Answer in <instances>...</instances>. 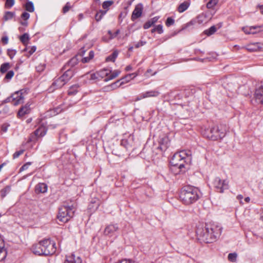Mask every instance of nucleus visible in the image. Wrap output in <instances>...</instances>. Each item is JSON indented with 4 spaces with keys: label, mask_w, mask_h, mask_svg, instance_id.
<instances>
[{
    "label": "nucleus",
    "mask_w": 263,
    "mask_h": 263,
    "mask_svg": "<svg viewBox=\"0 0 263 263\" xmlns=\"http://www.w3.org/2000/svg\"><path fill=\"white\" fill-rule=\"evenodd\" d=\"M29 16L30 14L26 12H23L22 14V17L24 18L25 20H28L29 18Z\"/></svg>",
    "instance_id": "54"
},
{
    "label": "nucleus",
    "mask_w": 263,
    "mask_h": 263,
    "mask_svg": "<svg viewBox=\"0 0 263 263\" xmlns=\"http://www.w3.org/2000/svg\"><path fill=\"white\" fill-rule=\"evenodd\" d=\"M31 165L30 162H27L24 165H23L21 168H20V171H23L24 170H27L28 167Z\"/></svg>",
    "instance_id": "52"
},
{
    "label": "nucleus",
    "mask_w": 263,
    "mask_h": 263,
    "mask_svg": "<svg viewBox=\"0 0 263 263\" xmlns=\"http://www.w3.org/2000/svg\"><path fill=\"white\" fill-rule=\"evenodd\" d=\"M261 28V26L245 27L242 28V30L246 34H255L260 31Z\"/></svg>",
    "instance_id": "13"
},
{
    "label": "nucleus",
    "mask_w": 263,
    "mask_h": 263,
    "mask_svg": "<svg viewBox=\"0 0 263 263\" xmlns=\"http://www.w3.org/2000/svg\"><path fill=\"white\" fill-rule=\"evenodd\" d=\"M132 66L130 65H128L126 67L125 70H126V71H129V70H132Z\"/></svg>",
    "instance_id": "62"
},
{
    "label": "nucleus",
    "mask_w": 263,
    "mask_h": 263,
    "mask_svg": "<svg viewBox=\"0 0 263 263\" xmlns=\"http://www.w3.org/2000/svg\"><path fill=\"white\" fill-rule=\"evenodd\" d=\"M2 41L4 44H7L8 43V37L7 36H3L2 38Z\"/></svg>",
    "instance_id": "57"
},
{
    "label": "nucleus",
    "mask_w": 263,
    "mask_h": 263,
    "mask_svg": "<svg viewBox=\"0 0 263 263\" xmlns=\"http://www.w3.org/2000/svg\"><path fill=\"white\" fill-rule=\"evenodd\" d=\"M133 79V78H127V79H124V78H123L121 80H124V81L121 82L119 85H118V84L119 83L120 80H118L116 82L111 84L109 87H110L112 89H116L117 87H119L120 86L122 85V84H124L125 83L129 82L130 80Z\"/></svg>",
    "instance_id": "22"
},
{
    "label": "nucleus",
    "mask_w": 263,
    "mask_h": 263,
    "mask_svg": "<svg viewBox=\"0 0 263 263\" xmlns=\"http://www.w3.org/2000/svg\"><path fill=\"white\" fill-rule=\"evenodd\" d=\"M155 30H156V31L159 33L161 34L163 32V26L161 25H158L155 28Z\"/></svg>",
    "instance_id": "49"
},
{
    "label": "nucleus",
    "mask_w": 263,
    "mask_h": 263,
    "mask_svg": "<svg viewBox=\"0 0 263 263\" xmlns=\"http://www.w3.org/2000/svg\"><path fill=\"white\" fill-rule=\"evenodd\" d=\"M179 198L184 204L189 205L199 198V191L197 188L193 186H185L182 188Z\"/></svg>",
    "instance_id": "3"
},
{
    "label": "nucleus",
    "mask_w": 263,
    "mask_h": 263,
    "mask_svg": "<svg viewBox=\"0 0 263 263\" xmlns=\"http://www.w3.org/2000/svg\"><path fill=\"white\" fill-rule=\"evenodd\" d=\"M14 15V13L7 11L6 12L5 15L4 16V20L5 21H8L13 18Z\"/></svg>",
    "instance_id": "37"
},
{
    "label": "nucleus",
    "mask_w": 263,
    "mask_h": 263,
    "mask_svg": "<svg viewBox=\"0 0 263 263\" xmlns=\"http://www.w3.org/2000/svg\"><path fill=\"white\" fill-rule=\"evenodd\" d=\"M222 227L217 223H206L197 228L198 239L205 243H212L217 240L221 235Z\"/></svg>",
    "instance_id": "1"
},
{
    "label": "nucleus",
    "mask_w": 263,
    "mask_h": 263,
    "mask_svg": "<svg viewBox=\"0 0 263 263\" xmlns=\"http://www.w3.org/2000/svg\"><path fill=\"white\" fill-rule=\"evenodd\" d=\"M237 254L235 253H230L228 255V259L230 261L235 262L236 260Z\"/></svg>",
    "instance_id": "39"
},
{
    "label": "nucleus",
    "mask_w": 263,
    "mask_h": 263,
    "mask_svg": "<svg viewBox=\"0 0 263 263\" xmlns=\"http://www.w3.org/2000/svg\"><path fill=\"white\" fill-rule=\"evenodd\" d=\"M180 157L182 161L186 163H190L192 160V153L189 150H182L176 153L175 157L177 159Z\"/></svg>",
    "instance_id": "9"
},
{
    "label": "nucleus",
    "mask_w": 263,
    "mask_h": 263,
    "mask_svg": "<svg viewBox=\"0 0 263 263\" xmlns=\"http://www.w3.org/2000/svg\"><path fill=\"white\" fill-rule=\"evenodd\" d=\"M237 198L238 199V200H241L243 198V196L242 195H239L237 196ZM240 203H242V201H240Z\"/></svg>",
    "instance_id": "61"
},
{
    "label": "nucleus",
    "mask_w": 263,
    "mask_h": 263,
    "mask_svg": "<svg viewBox=\"0 0 263 263\" xmlns=\"http://www.w3.org/2000/svg\"><path fill=\"white\" fill-rule=\"evenodd\" d=\"M120 72L121 71L119 70L112 71L108 69H104L98 72L99 79L106 77L104 80L105 81H108L116 78L119 75Z\"/></svg>",
    "instance_id": "5"
},
{
    "label": "nucleus",
    "mask_w": 263,
    "mask_h": 263,
    "mask_svg": "<svg viewBox=\"0 0 263 263\" xmlns=\"http://www.w3.org/2000/svg\"><path fill=\"white\" fill-rule=\"evenodd\" d=\"M86 49H85V47H83L82 48H81L79 51V55L80 56V57H82L85 52H86Z\"/></svg>",
    "instance_id": "55"
},
{
    "label": "nucleus",
    "mask_w": 263,
    "mask_h": 263,
    "mask_svg": "<svg viewBox=\"0 0 263 263\" xmlns=\"http://www.w3.org/2000/svg\"><path fill=\"white\" fill-rule=\"evenodd\" d=\"M46 128L44 126H41L34 132L33 134L36 137H43L46 134Z\"/></svg>",
    "instance_id": "21"
},
{
    "label": "nucleus",
    "mask_w": 263,
    "mask_h": 263,
    "mask_svg": "<svg viewBox=\"0 0 263 263\" xmlns=\"http://www.w3.org/2000/svg\"><path fill=\"white\" fill-rule=\"evenodd\" d=\"M20 40L24 44H26L28 41L29 40V36L28 34L25 33L23 34L21 37H20Z\"/></svg>",
    "instance_id": "35"
},
{
    "label": "nucleus",
    "mask_w": 263,
    "mask_h": 263,
    "mask_svg": "<svg viewBox=\"0 0 263 263\" xmlns=\"http://www.w3.org/2000/svg\"><path fill=\"white\" fill-rule=\"evenodd\" d=\"M210 133L208 135V138L212 140H217L225 136L224 131L222 130L218 126H214L211 128Z\"/></svg>",
    "instance_id": "7"
},
{
    "label": "nucleus",
    "mask_w": 263,
    "mask_h": 263,
    "mask_svg": "<svg viewBox=\"0 0 263 263\" xmlns=\"http://www.w3.org/2000/svg\"><path fill=\"white\" fill-rule=\"evenodd\" d=\"M70 8V3L69 2L67 3L65 6L63 8V12L65 13L67 12Z\"/></svg>",
    "instance_id": "48"
},
{
    "label": "nucleus",
    "mask_w": 263,
    "mask_h": 263,
    "mask_svg": "<svg viewBox=\"0 0 263 263\" xmlns=\"http://www.w3.org/2000/svg\"><path fill=\"white\" fill-rule=\"evenodd\" d=\"M138 74L136 73H133L130 74H128L126 75L125 77H124V79H127V78H135L136 76H137Z\"/></svg>",
    "instance_id": "56"
},
{
    "label": "nucleus",
    "mask_w": 263,
    "mask_h": 263,
    "mask_svg": "<svg viewBox=\"0 0 263 263\" xmlns=\"http://www.w3.org/2000/svg\"><path fill=\"white\" fill-rule=\"evenodd\" d=\"M2 130L4 132H6L7 130V127L6 126H3L2 127Z\"/></svg>",
    "instance_id": "63"
},
{
    "label": "nucleus",
    "mask_w": 263,
    "mask_h": 263,
    "mask_svg": "<svg viewBox=\"0 0 263 263\" xmlns=\"http://www.w3.org/2000/svg\"><path fill=\"white\" fill-rule=\"evenodd\" d=\"M160 92L156 90H150L145 92L142 93L139 98L137 99V100H139L142 99H144L148 97H155L159 95Z\"/></svg>",
    "instance_id": "15"
},
{
    "label": "nucleus",
    "mask_w": 263,
    "mask_h": 263,
    "mask_svg": "<svg viewBox=\"0 0 263 263\" xmlns=\"http://www.w3.org/2000/svg\"><path fill=\"white\" fill-rule=\"evenodd\" d=\"M145 44H146V42L141 41L136 44L135 47L136 48H139L140 47L144 46Z\"/></svg>",
    "instance_id": "53"
},
{
    "label": "nucleus",
    "mask_w": 263,
    "mask_h": 263,
    "mask_svg": "<svg viewBox=\"0 0 263 263\" xmlns=\"http://www.w3.org/2000/svg\"><path fill=\"white\" fill-rule=\"evenodd\" d=\"M74 210L73 204L62 206L59 211L58 218L60 221L66 222L74 215Z\"/></svg>",
    "instance_id": "4"
},
{
    "label": "nucleus",
    "mask_w": 263,
    "mask_h": 263,
    "mask_svg": "<svg viewBox=\"0 0 263 263\" xmlns=\"http://www.w3.org/2000/svg\"><path fill=\"white\" fill-rule=\"evenodd\" d=\"M79 61L78 55H77L68 62L67 64L63 67V69H66L67 68L70 69L76 65L78 63Z\"/></svg>",
    "instance_id": "17"
},
{
    "label": "nucleus",
    "mask_w": 263,
    "mask_h": 263,
    "mask_svg": "<svg viewBox=\"0 0 263 263\" xmlns=\"http://www.w3.org/2000/svg\"><path fill=\"white\" fill-rule=\"evenodd\" d=\"M174 23H175V21H174V19H173L172 17H168L166 21L165 25L167 27H169L171 25H173L174 24Z\"/></svg>",
    "instance_id": "41"
},
{
    "label": "nucleus",
    "mask_w": 263,
    "mask_h": 263,
    "mask_svg": "<svg viewBox=\"0 0 263 263\" xmlns=\"http://www.w3.org/2000/svg\"><path fill=\"white\" fill-rule=\"evenodd\" d=\"M217 30L215 26H211L209 29L205 30L204 31V33L208 36L212 35L214 34Z\"/></svg>",
    "instance_id": "32"
},
{
    "label": "nucleus",
    "mask_w": 263,
    "mask_h": 263,
    "mask_svg": "<svg viewBox=\"0 0 263 263\" xmlns=\"http://www.w3.org/2000/svg\"><path fill=\"white\" fill-rule=\"evenodd\" d=\"M81 259L79 257H76L72 254L70 256H67L64 263H81Z\"/></svg>",
    "instance_id": "20"
},
{
    "label": "nucleus",
    "mask_w": 263,
    "mask_h": 263,
    "mask_svg": "<svg viewBox=\"0 0 263 263\" xmlns=\"http://www.w3.org/2000/svg\"><path fill=\"white\" fill-rule=\"evenodd\" d=\"M28 50H29V51H28L29 55L28 56L29 57L30 55H31L33 53H34L35 51L36 47L32 46L30 48H25L24 50L27 51Z\"/></svg>",
    "instance_id": "44"
},
{
    "label": "nucleus",
    "mask_w": 263,
    "mask_h": 263,
    "mask_svg": "<svg viewBox=\"0 0 263 263\" xmlns=\"http://www.w3.org/2000/svg\"><path fill=\"white\" fill-rule=\"evenodd\" d=\"M214 187L217 192L222 193L224 190L228 189V181L227 180H221L219 177L214 179L213 182Z\"/></svg>",
    "instance_id": "8"
},
{
    "label": "nucleus",
    "mask_w": 263,
    "mask_h": 263,
    "mask_svg": "<svg viewBox=\"0 0 263 263\" xmlns=\"http://www.w3.org/2000/svg\"><path fill=\"white\" fill-rule=\"evenodd\" d=\"M25 8L26 10L29 12H32L34 11V6L31 2L26 3Z\"/></svg>",
    "instance_id": "36"
},
{
    "label": "nucleus",
    "mask_w": 263,
    "mask_h": 263,
    "mask_svg": "<svg viewBox=\"0 0 263 263\" xmlns=\"http://www.w3.org/2000/svg\"><path fill=\"white\" fill-rule=\"evenodd\" d=\"M257 7L259 9L260 13L263 14V5H258Z\"/></svg>",
    "instance_id": "60"
},
{
    "label": "nucleus",
    "mask_w": 263,
    "mask_h": 263,
    "mask_svg": "<svg viewBox=\"0 0 263 263\" xmlns=\"http://www.w3.org/2000/svg\"><path fill=\"white\" fill-rule=\"evenodd\" d=\"M7 256V252L4 248V243L2 239H0V261L4 259Z\"/></svg>",
    "instance_id": "25"
},
{
    "label": "nucleus",
    "mask_w": 263,
    "mask_h": 263,
    "mask_svg": "<svg viewBox=\"0 0 263 263\" xmlns=\"http://www.w3.org/2000/svg\"><path fill=\"white\" fill-rule=\"evenodd\" d=\"M118 54V52L117 51H115L111 55L107 57L106 59L107 62H115Z\"/></svg>",
    "instance_id": "28"
},
{
    "label": "nucleus",
    "mask_w": 263,
    "mask_h": 263,
    "mask_svg": "<svg viewBox=\"0 0 263 263\" xmlns=\"http://www.w3.org/2000/svg\"><path fill=\"white\" fill-rule=\"evenodd\" d=\"M153 24L152 23H151V22L149 20L148 21L146 22L144 26H143V28L145 29H148Z\"/></svg>",
    "instance_id": "51"
},
{
    "label": "nucleus",
    "mask_w": 263,
    "mask_h": 263,
    "mask_svg": "<svg viewBox=\"0 0 263 263\" xmlns=\"http://www.w3.org/2000/svg\"><path fill=\"white\" fill-rule=\"evenodd\" d=\"M14 76V72L12 70L9 71L5 76V79H11Z\"/></svg>",
    "instance_id": "47"
},
{
    "label": "nucleus",
    "mask_w": 263,
    "mask_h": 263,
    "mask_svg": "<svg viewBox=\"0 0 263 263\" xmlns=\"http://www.w3.org/2000/svg\"><path fill=\"white\" fill-rule=\"evenodd\" d=\"M94 57V52L93 51H90L89 53L88 57H84L81 59L82 63H86L89 62Z\"/></svg>",
    "instance_id": "31"
},
{
    "label": "nucleus",
    "mask_w": 263,
    "mask_h": 263,
    "mask_svg": "<svg viewBox=\"0 0 263 263\" xmlns=\"http://www.w3.org/2000/svg\"><path fill=\"white\" fill-rule=\"evenodd\" d=\"M176 153L173 156L170 162L173 166H178L180 169L184 167V165L183 163H181L182 160L180 159V157L178 158H176L175 157Z\"/></svg>",
    "instance_id": "16"
},
{
    "label": "nucleus",
    "mask_w": 263,
    "mask_h": 263,
    "mask_svg": "<svg viewBox=\"0 0 263 263\" xmlns=\"http://www.w3.org/2000/svg\"><path fill=\"white\" fill-rule=\"evenodd\" d=\"M158 19H159V17L156 16V17L152 18L149 21L151 22V23H152L154 25L155 23H156L157 22Z\"/></svg>",
    "instance_id": "59"
},
{
    "label": "nucleus",
    "mask_w": 263,
    "mask_h": 263,
    "mask_svg": "<svg viewBox=\"0 0 263 263\" xmlns=\"http://www.w3.org/2000/svg\"><path fill=\"white\" fill-rule=\"evenodd\" d=\"M23 90L16 91L15 93H13L11 97L7 98L6 102H11L14 106L23 103L24 100V97L23 96Z\"/></svg>",
    "instance_id": "6"
},
{
    "label": "nucleus",
    "mask_w": 263,
    "mask_h": 263,
    "mask_svg": "<svg viewBox=\"0 0 263 263\" xmlns=\"http://www.w3.org/2000/svg\"><path fill=\"white\" fill-rule=\"evenodd\" d=\"M108 33L110 35V39H112L116 37L118 35V34L120 33V30H117L115 33H112L111 31L109 30Z\"/></svg>",
    "instance_id": "43"
},
{
    "label": "nucleus",
    "mask_w": 263,
    "mask_h": 263,
    "mask_svg": "<svg viewBox=\"0 0 263 263\" xmlns=\"http://www.w3.org/2000/svg\"><path fill=\"white\" fill-rule=\"evenodd\" d=\"M254 99L256 103L263 105V86H261L256 90Z\"/></svg>",
    "instance_id": "12"
},
{
    "label": "nucleus",
    "mask_w": 263,
    "mask_h": 263,
    "mask_svg": "<svg viewBox=\"0 0 263 263\" xmlns=\"http://www.w3.org/2000/svg\"><path fill=\"white\" fill-rule=\"evenodd\" d=\"M90 80H97L99 79L98 73H92L90 74Z\"/></svg>",
    "instance_id": "46"
},
{
    "label": "nucleus",
    "mask_w": 263,
    "mask_h": 263,
    "mask_svg": "<svg viewBox=\"0 0 263 263\" xmlns=\"http://www.w3.org/2000/svg\"><path fill=\"white\" fill-rule=\"evenodd\" d=\"M161 146H163V147H161V148L166 149L168 146L169 140L167 136H165L160 139L159 142Z\"/></svg>",
    "instance_id": "26"
},
{
    "label": "nucleus",
    "mask_w": 263,
    "mask_h": 263,
    "mask_svg": "<svg viewBox=\"0 0 263 263\" xmlns=\"http://www.w3.org/2000/svg\"><path fill=\"white\" fill-rule=\"evenodd\" d=\"M143 9V7L142 4H138L135 6L132 15V21H134L141 16Z\"/></svg>",
    "instance_id": "11"
},
{
    "label": "nucleus",
    "mask_w": 263,
    "mask_h": 263,
    "mask_svg": "<svg viewBox=\"0 0 263 263\" xmlns=\"http://www.w3.org/2000/svg\"><path fill=\"white\" fill-rule=\"evenodd\" d=\"M73 71L70 68H67L65 72L63 74L62 76L60 77V78L64 80V82L66 84L68 81L73 76Z\"/></svg>",
    "instance_id": "18"
},
{
    "label": "nucleus",
    "mask_w": 263,
    "mask_h": 263,
    "mask_svg": "<svg viewBox=\"0 0 263 263\" xmlns=\"http://www.w3.org/2000/svg\"><path fill=\"white\" fill-rule=\"evenodd\" d=\"M113 4V2L111 1H107L104 2L102 4V7L104 9H107V11L108 8Z\"/></svg>",
    "instance_id": "38"
},
{
    "label": "nucleus",
    "mask_w": 263,
    "mask_h": 263,
    "mask_svg": "<svg viewBox=\"0 0 263 263\" xmlns=\"http://www.w3.org/2000/svg\"><path fill=\"white\" fill-rule=\"evenodd\" d=\"M45 65L44 64H40L36 66V70L38 72H42L44 70Z\"/></svg>",
    "instance_id": "45"
},
{
    "label": "nucleus",
    "mask_w": 263,
    "mask_h": 263,
    "mask_svg": "<svg viewBox=\"0 0 263 263\" xmlns=\"http://www.w3.org/2000/svg\"><path fill=\"white\" fill-rule=\"evenodd\" d=\"M190 5V2L189 1H186L180 4L178 7V11L180 13L183 12L187 9Z\"/></svg>",
    "instance_id": "23"
},
{
    "label": "nucleus",
    "mask_w": 263,
    "mask_h": 263,
    "mask_svg": "<svg viewBox=\"0 0 263 263\" xmlns=\"http://www.w3.org/2000/svg\"><path fill=\"white\" fill-rule=\"evenodd\" d=\"M14 4V0H6L5 7L7 8H11Z\"/></svg>",
    "instance_id": "40"
},
{
    "label": "nucleus",
    "mask_w": 263,
    "mask_h": 263,
    "mask_svg": "<svg viewBox=\"0 0 263 263\" xmlns=\"http://www.w3.org/2000/svg\"><path fill=\"white\" fill-rule=\"evenodd\" d=\"M10 65L9 63H5L3 64L0 67V71L2 73H5L9 68Z\"/></svg>",
    "instance_id": "30"
},
{
    "label": "nucleus",
    "mask_w": 263,
    "mask_h": 263,
    "mask_svg": "<svg viewBox=\"0 0 263 263\" xmlns=\"http://www.w3.org/2000/svg\"><path fill=\"white\" fill-rule=\"evenodd\" d=\"M35 190L36 193H45L47 191V185L44 183H40L35 186Z\"/></svg>",
    "instance_id": "19"
},
{
    "label": "nucleus",
    "mask_w": 263,
    "mask_h": 263,
    "mask_svg": "<svg viewBox=\"0 0 263 263\" xmlns=\"http://www.w3.org/2000/svg\"><path fill=\"white\" fill-rule=\"evenodd\" d=\"M118 263H133L131 260L128 259H122L118 262Z\"/></svg>",
    "instance_id": "58"
},
{
    "label": "nucleus",
    "mask_w": 263,
    "mask_h": 263,
    "mask_svg": "<svg viewBox=\"0 0 263 263\" xmlns=\"http://www.w3.org/2000/svg\"><path fill=\"white\" fill-rule=\"evenodd\" d=\"M66 83L64 82V80L62 79L60 77L55 79L52 83L49 90L50 91H53L54 90L58 88H60L63 87Z\"/></svg>",
    "instance_id": "14"
},
{
    "label": "nucleus",
    "mask_w": 263,
    "mask_h": 263,
    "mask_svg": "<svg viewBox=\"0 0 263 263\" xmlns=\"http://www.w3.org/2000/svg\"><path fill=\"white\" fill-rule=\"evenodd\" d=\"M107 10H100L95 15L96 20L98 22L100 21L103 16L106 14Z\"/></svg>",
    "instance_id": "27"
},
{
    "label": "nucleus",
    "mask_w": 263,
    "mask_h": 263,
    "mask_svg": "<svg viewBox=\"0 0 263 263\" xmlns=\"http://www.w3.org/2000/svg\"><path fill=\"white\" fill-rule=\"evenodd\" d=\"M118 229L119 228L117 224H110L106 227L104 234L106 236L111 237L115 235Z\"/></svg>",
    "instance_id": "10"
},
{
    "label": "nucleus",
    "mask_w": 263,
    "mask_h": 263,
    "mask_svg": "<svg viewBox=\"0 0 263 263\" xmlns=\"http://www.w3.org/2000/svg\"><path fill=\"white\" fill-rule=\"evenodd\" d=\"M24 152V150H20L19 151L16 152L13 155V158L15 159L18 158L20 155L23 154Z\"/></svg>",
    "instance_id": "50"
},
{
    "label": "nucleus",
    "mask_w": 263,
    "mask_h": 263,
    "mask_svg": "<svg viewBox=\"0 0 263 263\" xmlns=\"http://www.w3.org/2000/svg\"><path fill=\"white\" fill-rule=\"evenodd\" d=\"M34 254L38 255H49L53 254L57 250L55 243L50 239H45L34 244L31 248Z\"/></svg>",
    "instance_id": "2"
},
{
    "label": "nucleus",
    "mask_w": 263,
    "mask_h": 263,
    "mask_svg": "<svg viewBox=\"0 0 263 263\" xmlns=\"http://www.w3.org/2000/svg\"><path fill=\"white\" fill-rule=\"evenodd\" d=\"M219 0H210L206 4V7L208 9H212L216 6Z\"/></svg>",
    "instance_id": "33"
},
{
    "label": "nucleus",
    "mask_w": 263,
    "mask_h": 263,
    "mask_svg": "<svg viewBox=\"0 0 263 263\" xmlns=\"http://www.w3.org/2000/svg\"><path fill=\"white\" fill-rule=\"evenodd\" d=\"M78 87L76 85L71 86L68 91L69 95H74L78 92Z\"/></svg>",
    "instance_id": "34"
},
{
    "label": "nucleus",
    "mask_w": 263,
    "mask_h": 263,
    "mask_svg": "<svg viewBox=\"0 0 263 263\" xmlns=\"http://www.w3.org/2000/svg\"><path fill=\"white\" fill-rule=\"evenodd\" d=\"M10 186L7 185L1 191V196L2 198L5 197L10 191Z\"/></svg>",
    "instance_id": "29"
},
{
    "label": "nucleus",
    "mask_w": 263,
    "mask_h": 263,
    "mask_svg": "<svg viewBox=\"0 0 263 263\" xmlns=\"http://www.w3.org/2000/svg\"><path fill=\"white\" fill-rule=\"evenodd\" d=\"M30 108L29 105L28 104L25 105L20 108L17 113V116L19 117H22L26 114L29 112Z\"/></svg>",
    "instance_id": "24"
},
{
    "label": "nucleus",
    "mask_w": 263,
    "mask_h": 263,
    "mask_svg": "<svg viewBox=\"0 0 263 263\" xmlns=\"http://www.w3.org/2000/svg\"><path fill=\"white\" fill-rule=\"evenodd\" d=\"M16 53V51L15 50L13 49H8L7 50V54L8 56L10 57V59H12L13 57L15 55Z\"/></svg>",
    "instance_id": "42"
},
{
    "label": "nucleus",
    "mask_w": 263,
    "mask_h": 263,
    "mask_svg": "<svg viewBox=\"0 0 263 263\" xmlns=\"http://www.w3.org/2000/svg\"><path fill=\"white\" fill-rule=\"evenodd\" d=\"M245 201L246 202H249L250 201V197H247L245 198Z\"/></svg>",
    "instance_id": "64"
}]
</instances>
